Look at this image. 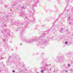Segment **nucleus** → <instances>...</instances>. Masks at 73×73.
<instances>
[{
    "label": "nucleus",
    "instance_id": "obj_1",
    "mask_svg": "<svg viewBox=\"0 0 73 73\" xmlns=\"http://www.w3.org/2000/svg\"><path fill=\"white\" fill-rule=\"evenodd\" d=\"M15 25H17V26H18V25H19V23L17 22L15 24Z\"/></svg>",
    "mask_w": 73,
    "mask_h": 73
},
{
    "label": "nucleus",
    "instance_id": "obj_2",
    "mask_svg": "<svg viewBox=\"0 0 73 73\" xmlns=\"http://www.w3.org/2000/svg\"><path fill=\"white\" fill-rule=\"evenodd\" d=\"M4 27H7V24H5L4 25Z\"/></svg>",
    "mask_w": 73,
    "mask_h": 73
},
{
    "label": "nucleus",
    "instance_id": "obj_3",
    "mask_svg": "<svg viewBox=\"0 0 73 73\" xmlns=\"http://www.w3.org/2000/svg\"><path fill=\"white\" fill-rule=\"evenodd\" d=\"M65 44H68V42H67V41H65Z\"/></svg>",
    "mask_w": 73,
    "mask_h": 73
},
{
    "label": "nucleus",
    "instance_id": "obj_4",
    "mask_svg": "<svg viewBox=\"0 0 73 73\" xmlns=\"http://www.w3.org/2000/svg\"><path fill=\"white\" fill-rule=\"evenodd\" d=\"M70 66V64H68V66Z\"/></svg>",
    "mask_w": 73,
    "mask_h": 73
},
{
    "label": "nucleus",
    "instance_id": "obj_5",
    "mask_svg": "<svg viewBox=\"0 0 73 73\" xmlns=\"http://www.w3.org/2000/svg\"><path fill=\"white\" fill-rule=\"evenodd\" d=\"M43 72H44L43 70H41V73H43Z\"/></svg>",
    "mask_w": 73,
    "mask_h": 73
},
{
    "label": "nucleus",
    "instance_id": "obj_6",
    "mask_svg": "<svg viewBox=\"0 0 73 73\" xmlns=\"http://www.w3.org/2000/svg\"><path fill=\"white\" fill-rule=\"evenodd\" d=\"M54 25H52V27H54Z\"/></svg>",
    "mask_w": 73,
    "mask_h": 73
},
{
    "label": "nucleus",
    "instance_id": "obj_7",
    "mask_svg": "<svg viewBox=\"0 0 73 73\" xmlns=\"http://www.w3.org/2000/svg\"><path fill=\"white\" fill-rule=\"evenodd\" d=\"M15 72V70H13V73H14V72Z\"/></svg>",
    "mask_w": 73,
    "mask_h": 73
},
{
    "label": "nucleus",
    "instance_id": "obj_8",
    "mask_svg": "<svg viewBox=\"0 0 73 73\" xmlns=\"http://www.w3.org/2000/svg\"><path fill=\"white\" fill-rule=\"evenodd\" d=\"M68 18H69V19H70V17H68Z\"/></svg>",
    "mask_w": 73,
    "mask_h": 73
},
{
    "label": "nucleus",
    "instance_id": "obj_9",
    "mask_svg": "<svg viewBox=\"0 0 73 73\" xmlns=\"http://www.w3.org/2000/svg\"><path fill=\"white\" fill-rule=\"evenodd\" d=\"M70 23H71V22H69V24H70Z\"/></svg>",
    "mask_w": 73,
    "mask_h": 73
},
{
    "label": "nucleus",
    "instance_id": "obj_10",
    "mask_svg": "<svg viewBox=\"0 0 73 73\" xmlns=\"http://www.w3.org/2000/svg\"><path fill=\"white\" fill-rule=\"evenodd\" d=\"M22 9H23V8H24V7H22Z\"/></svg>",
    "mask_w": 73,
    "mask_h": 73
},
{
    "label": "nucleus",
    "instance_id": "obj_11",
    "mask_svg": "<svg viewBox=\"0 0 73 73\" xmlns=\"http://www.w3.org/2000/svg\"><path fill=\"white\" fill-rule=\"evenodd\" d=\"M37 73H39V72H37Z\"/></svg>",
    "mask_w": 73,
    "mask_h": 73
},
{
    "label": "nucleus",
    "instance_id": "obj_12",
    "mask_svg": "<svg viewBox=\"0 0 73 73\" xmlns=\"http://www.w3.org/2000/svg\"><path fill=\"white\" fill-rule=\"evenodd\" d=\"M51 69H50V70Z\"/></svg>",
    "mask_w": 73,
    "mask_h": 73
}]
</instances>
